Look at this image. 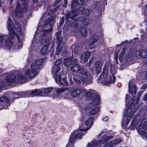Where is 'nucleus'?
Masks as SVG:
<instances>
[{
  "mask_svg": "<svg viewBox=\"0 0 147 147\" xmlns=\"http://www.w3.org/2000/svg\"><path fill=\"white\" fill-rule=\"evenodd\" d=\"M70 69L72 72H76L78 74L73 77V79L75 82L80 84L82 82L84 86L89 83L91 75L86 69L82 67L79 65L76 64L72 65L70 68Z\"/></svg>",
  "mask_w": 147,
  "mask_h": 147,
  "instance_id": "1",
  "label": "nucleus"
},
{
  "mask_svg": "<svg viewBox=\"0 0 147 147\" xmlns=\"http://www.w3.org/2000/svg\"><path fill=\"white\" fill-rule=\"evenodd\" d=\"M61 70V67L59 66H55L53 67L52 69V73L53 77L55 78L56 82L59 85H63L64 84L67 85L68 82L66 80V77H64L63 78L62 81L61 76L64 75L63 72L61 71L59 74L58 77H57V73Z\"/></svg>",
  "mask_w": 147,
  "mask_h": 147,
  "instance_id": "2",
  "label": "nucleus"
},
{
  "mask_svg": "<svg viewBox=\"0 0 147 147\" xmlns=\"http://www.w3.org/2000/svg\"><path fill=\"white\" fill-rule=\"evenodd\" d=\"M7 23V29L9 32V35L11 36V38H13L14 36L17 35L15 31L19 33H20L21 31L20 25L17 22H15L13 24L12 19H10L9 17L8 18Z\"/></svg>",
  "mask_w": 147,
  "mask_h": 147,
  "instance_id": "3",
  "label": "nucleus"
},
{
  "mask_svg": "<svg viewBox=\"0 0 147 147\" xmlns=\"http://www.w3.org/2000/svg\"><path fill=\"white\" fill-rule=\"evenodd\" d=\"M22 3L18 1L15 12V15L18 17H21L24 13L28 9V3L27 2L29 0H20Z\"/></svg>",
  "mask_w": 147,
  "mask_h": 147,
  "instance_id": "4",
  "label": "nucleus"
},
{
  "mask_svg": "<svg viewBox=\"0 0 147 147\" xmlns=\"http://www.w3.org/2000/svg\"><path fill=\"white\" fill-rule=\"evenodd\" d=\"M79 5L78 0H72L71 1V11L70 12L68 13L67 15L68 17L73 19H74L75 17L78 16V13L76 11V10Z\"/></svg>",
  "mask_w": 147,
  "mask_h": 147,
  "instance_id": "5",
  "label": "nucleus"
},
{
  "mask_svg": "<svg viewBox=\"0 0 147 147\" xmlns=\"http://www.w3.org/2000/svg\"><path fill=\"white\" fill-rule=\"evenodd\" d=\"M113 137V136H104L102 137V139L98 141L93 140L92 141L88 144L87 147H94L98 146L101 143L104 144L105 142L109 140L112 138Z\"/></svg>",
  "mask_w": 147,
  "mask_h": 147,
  "instance_id": "6",
  "label": "nucleus"
},
{
  "mask_svg": "<svg viewBox=\"0 0 147 147\" xmlns=\"http://www.w3.org/2000/svg\"><path fill=\"white\" fill-rule=\"evenodd\" d=\"M16 80L15 75L13 72H11L6 76L4 80L0 82V84L3 87L7 85H9L11 83H14Z\"/></svg>",
  "mask_w": 147,
  "mask_h": 147,
  "instance_id": "7",
  "label": "nucleus"
},
{
  "mask_svg": "<svg viewBox=\"0 0 147 147\" xmlns=\"http://www.w3.org/2000/svg\"><path fill=\"white\" fill-rule=\"evenodd\" d=\"M29 66L26 65L24 67L23 70L25 72L26 75L29 79H31L34 78L38 74V71H34L32 69H29Z\"/></svg>",
  "mask_w": 147,
  "mask_h": 147,
  "instance_id": "8",
  "label": "nucleus"
},
{
  "mask_svg": "<svg viewBox=\"0 0 147 147\" xmlns=\"http://www.w3.org/2000/svg\"><path fill=\"white\" fill-rule=\"evenodd\" d=\"M142 122L140 123L136 129L140 135L147 138V125L142 124Z\"/></svg>",
  "mask_w": 147,
  "mask_h": 147,
  "instance_id": "9",
  "label": "nucleus"
},
{
  "mask_svg": "<svg viewBox=\"0 0 147 147\" xmlns=\"http://www.w3.org/2000/svg\"><path fill=\"white\" fill-rule=\"evenodd\" d=\"M134 111L131 108H129L127 109L124 112V114L125 117H127V119L126 122L125 123H123V121L122 122V123L124 124L125 125H127L128 123L132 117L134 113Z\"/></svg>",
  "mask_w": 147,
  "mask_h": 147,
  "instance_id": "10",
  "label": "nucleus"
},
{
  "mask_svg": "<svg viewBox=\"0 0 147 147\" xmlns=\"http://www.w3.org/2000/svg\"><path fill=\"white\" fill-rule=\"evenodd\" d=\"M129 93L132 95H135L137 92V88L135 84L131 80H130L128 84Z\"/></svg>",
  "mask_w": 147,
  "mask_h": 147,
  "instance_id": "11",
  "label": "nucleus"
},
{
  "mask_svg": "<svg viewBox=\"0 0 147 147\" xmlns=\"http://www.w3.org/2000/svg\"><path fill=\"white\" fill-rule=\"evenodd\" d=\"M106 73L105 77L103 79V82L105 84H107L112 82V78L111 76L107 73V71L103 72L100 76L99 77L101 78L103 77Z\"/></svg>",
  "mask_w": 147,
  "mask_h": 147,
  "instance_id": "12",
  "label": "nucleus"
},
{
  "mask_svg": "<svg viewBox=\"0 0 147 147\" xmlns=\"http://www.w3.org/2000/svg\"><path fill=\"white\" fill-rule=\"evenodd\" d=\"M71 89L69 91L71 90V95L74 98H76L79 96L82 92L81 88H71Z\"/></svg>",
  "mask_w": 147,
  "mask_h": 147,
  "instance_id": "13",
  "label": "nucleus"
},
{
  "mask_svg": "<svg viewBox=\"0 0 147 147\" xmlns=\"http://www.w3.org/2000/svg\"><path fill=\"white\" fill-rule=\"evenodd\" d=\"M74 47V53L77 54H79L80 53V59H83L84 52L83 51H82V47L80 46H79L78 45H73L72 46V47Z\"/></svg>",
  "mask_w": 147,
  "mask_h": 147,
  "instance_id": "14",
  "label": "nucleus"
},
{
  "mask_svg": "<svg viewBox=\"0 0 147 147\" xmlns=\"http://www.w3.org/2000/svg\"><path fill=\"white\" fill-rule=\"evenodd\" d=\"M76 135L74 134V132L72 133L70 136L69 142L66 147H74L73 145L75 140L77 139Z\"/></svg>",
  "mask_w": 147,
  "mask_h": 147,
  "instance_id": "15",
  "label": "nucleus"
},
{
  "mask_svg": "<svg viewBox=\"0 0 147 147\" xmlns=\"http://www.w3.org/2000/svg\"><path fill=\"white\" fill-rule=\"evenodd\" d=\"M139 117H134L132 121L130 126V128L131 129H134L136 125H137L140 122Z\"/></svg>",
  "mask_w": 147,
  "mask_h": 147,
  "instance_id": "16",
  "label": "nucleus"
},
{
  "mask_svg": "<svg viewBox=\"0 0 147 147\" xmlns=\"http://www.w3.org/2000/svg\"><path fill=\"white\" fill-rule=\"evenodd\" d=\"M99 97L98 95L95 96L93 98V99L92 100V101L89 104V106H90V107L89 109L87 108V109H90L91 108L90 107H92L91 106V105H92L93 106H94L97 105L99 103Z\"/></svg>",
  "mask_w": 147,
  "mask_h": 147,
  "instance_id": "17",
  "label": "nucleus"
},
{
  "mask_svg": "<svg viewBox=\"0 0 147 147\" xmlns=\"http://www.w3.org/2000/svg\"><path fill=\"white\" fill-rule=\"evenodd\" d=\"M136 56L137 59L140 58V57H141L143 58H147V52L144 50H142L136 53Z\"/></svg>",
  "mask_w": 147,
  "mask_h": 147,
  "instance_id": "18",
  "label": "nucleus"
},
{
  "mask_svg": "<svg viewBox=\"0 0 147 147\" xmlns=\"http://www.w3.org/2000/svg\"><path fill=\"white\" fill-rule=\"evenodd\" d=\"M55 22V19L51 17L48 18L46 22H44V27H47L49 26H52L53 24Z\"/></svg>",
  "mask_w": 147,
  "mask_h": 147,
  "instance_id": "19",
  "label": "nucleus"
},
{
  "mask_svg": "<svg viewBox=\"0 0 147 147\" xmlns=\"http://www.w3.org/2000/svg\"><path fill=\"white\" fill-rule=\"evenodd\" d=\"M42 91L38 90H35L32 91H28L29 96L33 97L34 96H38L42 93Z\"/></svg>",
  "mask_w": 147,
  "mask_h": 147,
  "instance_id": "20",
  "label": "nucleus"
},
{
  "mask_svg": "<svg viewBox=\"0 0 147 147\" xmlns=\"http://www.w3.org/2000/svg\"><path fill=\"white\" fill-rule=\"evenodd\" d=\"M71 88L70 87L68 88H59L57 89L56 92L58 95H60L62 93L64 92L65 91L70 90Z\"/></svg>",
  "mask_w": 147,
  "mask_h": 147,
  "instance_id": "21",
  "label": "nucleus"
},
{
  "mask_svg": "<svg viewBox=\"0 0 147 147\" xmlns=\"http://www.w3.org/2000/svg\"><path fill=\"white\" fill-rule=\"evenodd\" d=\"M26 79V77L22 74H19L18 75L17 80L18 82L23 83L25 82Z\"/></svg>",
  "mask_w": 147,
  "mask_h": 147,
  "instance_id": "22",
  "label": "nucleus"
},
{
  "mask_svg": "<svg viewBox=\"0 0 147 147\" xmlns=\"http://www.w3.org/2000/svg\"><path fill=\"white\" fill-rule=\"evenodd\" d=\"M63 64L65 66L71 65L73 63L72 58H67L63 59Z\"/></svg>",
  "mask_w": 147,
  "mask_h": 147,
  "instance_id": "23",
  "label": "nucleus"
},
{
  "mask_svg": "<svg viewBox=\"0 0 147 147\" xmlns=\"http://www.w3.org/2000/svg\"><path fill=\"white\" fill-rule=\"evenodd\" d=\"M98 39V37L96 35L94 34L92 35L90 40V45H92L96 42Z\"/></svg>",
  "mask_w": 147,
  "mask_h": 147,
  "instance_id": "24",
  "label": "nucleus"
},
{
  "mask_svg": "<svg viewBox=\"0 0 147 147\" xmlns=\"http://www.w3.org/2000/svg\"><path fill=\"white\" fill-rule=\"evenodd\" d=\"M46 61V59L45 58H43L40 59H37L35 61V63L38 66L40 67Z\"/></svg>",
  "mask_w": 147,
  "mask_h": 147,
  "instance_id": "25",
  "label": "nucleus"
},
{
  "mask_svg": "<svg viewBox=\"0 0 147 147\" xmlns=\"http://www.w3.org/2000/svg\"><path fill=\"white\" fill-rule=\"evenodd\" d=\"M96 71L97 73H100L102 68V64L99 61H97L95 63Z\"/></svg>",
  "mask_w": 147,
  "mask_h": 147,
  "instance_id": "26",
  "label": "nucleus"
},
{
  "mask_svg": "<svg viewBox=\"0 0 147 147\" xmlns=\"http://www.w3.org/2000/svg\"><path fill=\"white\" fill-rule=\"evenodd\" d=\"M49 51V48L47 46H44L41 49L40 53L41 54L45 55H46Z\"/></svg>",
  "mask_w": 147,
  "mask_h": 147,
  "instance_id": "27",
  "label": "nucleus"
},
{
  "mask_svg": "<svg viewBox=\"0 0 147 147\" xmlns=\"http://www.w3.org/2000/svg\"><path fill=\"white\" fill-rule=\"evenodd\" d=\"M61 31H59L56 34V39L57 40V42L58 43H62V38L61 37Z\"/></svg>",
  "mask_w": 147,
  "mask_h": 147,
  "instance_id": "28",
  "label": "nucleus"
},
{
  "mask_svg": "<svg viewBox=\"0 0 147 147\" xmlns=\"http://www.w3.org/2000/svg\"><path fill=\"white\" fill-rule=\"evenodd\" d=\"M31 69L36 71H38L40 69V67L38 66L35 63H33L30 65Z\"/></svg>",
  "mask_w": 147,
  "mask_h": 147,
  "instance_id": "29",
  "label": "nucleus"
},
{
  "mask_svg": "<svg viewBox=\"0 0 147 147\" xmlns=\"http://www.w3.org/2000/svg\"><path fill=\"white\" fill-rule=\"evenodd\" d=\"M74 134L76 135V136L77 137V139H81L83 136L85 135L86 133L84 132H80L77 133L75 131L74 132Z\"/></svg>",
  "mask_w": 147,
  "mask_h": 147,
  "instance_id": "30",
  "label": "nucleus"
},
{
  "mask_svg": "<svg viewBox=\"0 0 147 147\" xmlns=\"http://www.w3.org/2000/svg\"><path fill=\"white\" fill-rule=\"evenodd\" d=\"M62 43H60V44L59 43H58V45L57 46L56 50V53L57 56L58 55H59L60 53L62 48Z\"/></svg>",
  "mask_w": 147,
  "mask_h": 147,
  "instance_id": "31",
  "label": "nucleus"
},
{
  "mask_svg": "<svg viewBox=\"0 0 147 147\" xmlns=\"http://www.w3.org/2000/svg\"><path fill=\"white\" fill-rule=\"evenodd\" d=\"M11 36H10V38L11 39H7L6 40L5 42V45L8 47H10L13 44V41L12 39L11 38Z\"/></svg>",
  "mask_w": 147,
  "mask_h": 147,
  "instance_id": "32",
  "label": "nucleus"
},
{
  "mask_svg": "<svg viewBox=\"0 0 147 147\" xmlns=\"http://www.w3.org/2000/svg\"><path fill=\"white\" fill-rule=\"evenodd\" d=\"M99 108L98 107H95L94 109L89 111V113L91 115H94L96 114L98 111Z\"/></svg>",
  "mask_w": 147,
  "mask_h": 147,
  "instance_id": "33",
  "label": "nucleus"
},
{
  "mask_svg": "<svg viewBox=\"0 0 147 147\" xmlns=\"http://www.w3.org/2000/svg\"><path fill=\"white\" fill-rule=\"evenodd\" d=\"M88 31L87 29L85 27H84L81 29V34L82 36L84 37H86L87 36Z\"/></svg>",
  "mask_w": 147,
  "mask_h": 147,
  "instance_id": "34",
  "label": "nucleus"
},
{
  "mask_svg": "<svg viewBox=\"0 0 147 147\" xmlns=\"http://www.w3.org/2000/svg\"><path fill=\"white\" fill-rule=\"evenodd\" d=\"M125 47H123L122 49V50L121 51V53L119 56V60L120 61H122L123 59V57L125 54Z\"/></svg>",
  "mask_w": 147,
  "mask_h": 147,
  "instance_id": "35",
  "label": "nucleus"
},
{
  "mask_svg": "<svg viewBox=\"0 0 147 147\" xmlns=\"http://www.w3.org/2000/svg\"><path fill=\"white\" fill-rule=\"evenodd\" d=\"M93 118L92 117H90L85 122L86 125L88 126H91L92 124Z\"/></svg>",
  "mask_w": 147,
  "mask_h": 147,
  "instance_id": "36",
  "label": "nucleus"
},
{
  "mask_svg": "<svg viewBox=\"0 0 147 147\" xmlns=\"http://www.w3.org/2000/svg\"><path fill=\"white\" fill-rule=\"evenodd\" d=\"M41 43L42 45H45V46H49L50 44V42L47 39H45L44 40H42L41 41Z\"/></svg>",
  "mask_w": 147,
  "mask_h": 147,
  "instance_id": "37",
  "label": "nucleus"
},
{
  "mask_svg": "<svg viewBox=\"0 0 147 147\" xmlns=\"http://www.w3.org/2000/svg\"><path fill=\"white\" fill-rule=\"evenodd\" d=\"M51 30H50L49 29L43 31L41 33V36L43 37V36H47L50 34V32H51Z\"/></svg>",
  "mask_w": 147,
  "mask_h": 147,
  "instance_id": "38",
  "label": "nucleus"
},
{
  "mask_svg": "<svg viewBox=\"0 0 147 147\" xmlns=\"http://www.w3.org/2000/svg\"><path fill=\"white\" fill-rule=\"evenodd\" d=\"M91 55V53L90 52H85L84 56V61L85 62H87L88 59L90 57Z\"/></svg>",
  "mask_w": 147,
  "mask_h": 147,
  "instance_id": "39",
  "label": "nucleus"
},
{
  "mask_svg": "<svg viewBox=\"0 0 147 147\" xmlns=\"http://www.w3.org/2000/svg\"><path fill=\"white\" fill-rule=\"evenodd\" d=\"M0 101L8 102L9 100L6 96H3L0 98Z\"/></svg>",
  "mask_w": 147,
  "mask_h": 147,
  "instance_id": "40",
  "label": "nucleus"
},
{
  "mask_svg": "<svg viewBox=\"0 0 147 147\" xmlns=\"http://www.w3.org/2000/svg\"><path fill=\"white\" fill-rule=\"evenodd\" d=\"M16 36L18 41V48H22L23 45L22 41V40H20V38L18 35H16Z\"/></svg>",
  "mask_w": 147,
  "mask_h": 147,
  "instance_id": "41",
  "label": "nucleus"
},
{
  "mask_svg": "<svg viewBox=\"0 0 147 147\" xmlns=\"http://www.w3.org/2000/svg\"><path fill=\"white\" fill-rule=\"evenodd\" d=\"M18 95L20 96V97H29L28 91L20 92L19 93Z\"/></svg>",
  "mask_w": 147,
  "mask_h": 147,
  "instance_id": "42",
  "label": "nucleus"
},
{
  "mask_svg": "<svg viewBox=\"0 0 147 147\" xmlns=\"http://www.w3.org/2000/svg\"><path fill=\"white\" fill-rule=\"evenodd\" d=\"M86 96L87 97L86 99L88 100L92 99V97L93 96L92 92L90 91L86 93Z\"/></svg>",
  "mask_w": 147,
  "mask_h": 147,
  "instance_id": "43",
  "label": "nucleus"
},
{
  "mask_svg": "<svg viewBox=\"0 0 147 147\" xmlns=\"http://www.w3.org/2000/svg\"><path fill=\"white\" fill-rule=\"evenodd\" d=\"M53 90V88H48L44 90V92L45 94H47L50 93Z\"/></svg>",
  "mask_w": 147,
  "mask_h": 147,
  "instance_id": "44",
  "label": "nucleus"
},
{
  "mask_svg": "<svg viewBox=\"0 0 147 147\" xmlns=\"http://www.w3.org/2000/svg\"><path fill=\"white\" fill-rule=\"evenodd\" d=\"M60 5H58L57 7H55L54 9H53L52 10L50 11L47 13L48 15L50 16L52 15L53 13L54 12H55L59 8V7Z\"/></svg>",
  "mask_w": 147,
  "mask_h": 147,
  "instance_id": "45",
  "label": "nucleus"
},
{
  "mask_svg": "<svg viewBox=\"0 0 147 147\" xmlns=\"http://www.w3.org/2000/svg\"><path fill=\"white\" fill-rule=\"evenodd\" d=\"M70 25L72 27H77L78 25V23L73 20V21L71 22Z\"/></svg>",
  "mask_w": 147,
  "mask_h": 147,
  "instance_id": "46",
  "label": "nucleus"
},
{
  "mask_svg": "<svg viewBox=\"0 0 147 147\" xmlns=\"http://www.w3.org/2000/svg\"><path fill=\"white\" fill-rule=\"evenodd\" d=\"M123 141V140L119 138H117L115 140L114 142V144L115 145H116L119 143L122 142Z\"/></svg>",
  "mask_w": 147,
  "mask_h": 147,
  "instance_id": "47",
  "label": "nucleus"
},
{
  "mask_svg": "<svg viewBox=\"0 0 147 147\" xmlns=\"http://www.w3.org/2000/svg\"><path fill=\"white\" fill-rule=\"evenodd\" d=\"M84 9V7L81 5H79L78 6V8L76 9V11L78 13V15L79 12H80L82 11Z\"/></svg>",
  "mask_w": 147,
  "mask_h": 147,
  "instance_id": "48",
  "label": "nucleus"
},
{
  "mask_svg": "<svg viewBox=\"0 0 147 147\" xmlns=\"http://www.w3.org/2000/svg\"><path fill=\"white\" fill-rule=\"evenodd\" d=\"M118 52L117 51H115L114 53V55L115 56V59L117 65L118 63Z\"/></svg>",
  "mask_w": 147,
  "mask_h": 147,
  "instance_id": "49",
  "label": "nucleus"
},
{
  "mask_svg": "<svg viewBox=\"0 0 147 147\" xmlns=\"http://www.w3.org/2000/svg\"><path fill=\"white\" fill-rule=\"evenodd\" d=\"M62 60L61 59H59L57 60L55 63V66H58L61 64L62 63Z\"/></svg>",
  "mask_w": 147,
  "mask_h": 147,
  "instance_id": "50",
  "label": "nucleus"
},
{
  "mask_svg": "<svg viewBox=\"0 0 147 147\" xmlns=\"http://www.w3.org/2000/svg\"><path fill=\"white\" fill-rule=\"evenodd\" d=\"M85 19V18L84 17H81L80 16L76 20L77 21L80 22L82 23V22H84V21Z\"/></svg>",
  "mask_w": 147,
  "mask_h": 147,
  "instance_id": "51",
  "label": "nucleus"
},
{
  "mask_svg": "<svg viewBox=\"0 0 147 147\" xmlns=\"http://www.w3.org/2000/svg\"><path fill=\"white\" fill-rule=\"evenodd\" d=\"M113 146V143L111 141L105 144L104 146L103 147H112Z\"/></svg>",
  "mask_w": 147,
  "mask_h": 147,
  "instance_id": "52",
  "label": "nucleus"
},
{
  "mask_svg": "<svg viewBox=\"0 0 147 147\" xmlns=\"http://www.w3.org/2000/svg\"><path fill=\"white\" fill-rule=\"evenodd\" d=\"M90 14L89 10L88 9H86L83 12V14L86 16H88Z\"/></svg>",
  "mask_w": 147,
  "mask_h": 147,
  "instance_id": "53",
  "label": "nucleus"
},
{
  "mask_svg": "<svg viewBox=\"0 0 147 147\" xmlns=\"http://www.w3.org/2000/svg\"><path fill=\"white\" fill-rule=\"evenodd\" d=\"M84 20V22H82V24L85 26L88 25L89 23L88 19L85 18V19Z\"/></svg>",
  "mask_w": 147,
  "mask_h": 147,
  "instance_id": "54",
  "label": "nucleus"
},
{
  "mask_svg": "<svg viewBox=\"0 0 147 147\" xmlns=\"http://www.w3.org/2000/svg\"><path fill=\"white\" fill-rule=\"evenodd\" d=\"M64 4H62V6H63V7H65V8H66L68 4V2L67 0H64Z\"/></svg>",
  "mask_w": 147,
  "mask_h": 147,
  "instance_id": "55",
  "label": "nucleus"
},
{
  "mask_svg": "<svg viewBox=\"0 0 147 147\" xmlns=\"http://www.w3.org/2000/svg\"><path fill=\"white\" fill-rule=\"evenodd\" d=\"M5 36L4 35H0V42H2L3 41Z\"/></svg>",
  "mask_w": 147,
  "mask_h": 147,
  "instance_id": "56",
  "label": "nucleus"
},
{
  "mask_svg": "<svg viewBox=\"0 0 147 147\" xmlns=\"http://www.w3.org/2000/svg\"><path fill=\"white\" fill-rule=\"evenodd\" d=\"M94 60V59L93 58L91 57L90 60L89 61V66L90 67V66L91 65L92 63L93 60Z\"/></svg>",
  "mask_w": 147,
  "mask_h": 147,
  "instance_id": "57",
  "label": "nucleus"
},
{
  "mask_svg": "<svg viewBox=\"0 0 147 147\" xmlns=\"http://www.w3.org/2000/svg\"><path fill=\"white\" fill-rule=\"evenodd\" d=\"M64 17H63L61 18V21L60 23V24L61 25H62L63 24V23L64 22Z\"/></svg>",
  "mask_w": 147,
  "mask_h": 147,
  "instance_id": "58",
  "label": "nucleus"
},
{
  "mask_svg": "<svg viewBox=\"0 0 147 147\" xmlns=\"http://www.w3.org/2000/svg\"><path fill=\"white\" fill-rule=\"evenodd\" d=\"M71 75H72L71 74H69V77H70L69 78V80L70 83L71 84H73V81L72 80V78L71 77Z\"/></svg>",
  "mask_w": 147,
  "mask_h": 147,
  "instance_id": "59",
  "label": "nucleus"
},
{
  "mask_svg": "<svg viewBox=\"0 0 147 147\" xmlns=\"http://www.w3.org/2000/svg\"><path fill=\"white\" fill-rule=\"evenodd\" d=\"M147 88V84H144L142 86V88L143 90H145Z\"/></svg>",
  "mask_w": 147,
  "mask_h": 147,
  "instance_id": "60",
  "label": "nucleus"
},
{
  "mask_svg": "<svg viewBox=\"0 0 147 147\" xmlns=\"http://www.w3.org/2000/svg\"><path fill=\"white\" fill-rule=\"evenodd\" d=\"M143 99L145 101H147V92L145 94Z\"/></svg>",
  "mask_w": 147,
  "mask_h": 147,
  "instance_id": "61",
  "label": "nucleus"
},
{
  "mask_svg": "<svg viewBox=\"0 0 147 147\" xmlns=\"http://www.w3.org/2000/svg\"><path fill=\"white\" fill-rule=\"evenodd\" d=\"M135 98V96H133L132 98L131 99V103H129V104L131 105V104H133V103L134 101V99Z\"/></svg>",
  "mask_w": 147,
  "mask_h": 147,
  "instance_id": "62",
  "label": "nucleus"
},
{
  "mask_svg": "<svg viewBox=\"0 0 147 147\" xmlns=\"http://www.w3.org/2000/svg\"><path fill=\"white\" fill-rule=\"evenodd\" d=\"M108 120V118L107 117H105L104 119H102V121H104L106 122Z\"/></svg>",
  "mask_w": 147,
  "mask_h": 147,
  "instance_id": "63",
  "label": "nucleus"
},
{
  "mask_svg": "<svg viewBox=\"0 0 147 147\" xmlns=\"http://www.w3.org/2000/svg\"><path fill=\"white\" fill-rule=\"evenodd\" d=\"M62 0H56L55 4L56 5L58 4Z\"/></svg>",
  "mask_w": 147,
  "mask_h": 147,
  "instance_id": "64",
  "label": "nucleus"
}]
</instances>
